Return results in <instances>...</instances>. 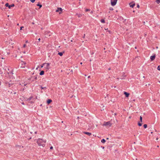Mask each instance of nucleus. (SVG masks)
Returning a JSON list of instances; mask_svg holds the SVG:
<instances>
[{
    "label": "nucleus",
    "instance_id": "43",
    "mask_svg": "<svg viewBox=\"0 0 160 160\" xmlns=\"http://www.w3.org/2000/svg\"><path fill=\"white\" fill-rule=\"evenodd\" d=\"M1 82L0 81V85H1Z\"/></svg>",
    "mask_w": 160,
    "mask_h": 160
},
{
    "label": "nucleus",
    "instance_id": "58",
    "mask_svg": "<svg viewBox=\"0 0 160 160\" xmlns=\"http://www.w3.org/2000/svg\"><path fill=\"white\" fill-rule=\"evenodd\" d=\"M159 83H160V81H159Z\"/></svg>",
    "mask_w": 160,
    "mask_h": 160
},
{
    "label": "nucleus",
    "instance_id": "17",
    "mask_svg": "<svg viewBox=\"0 0 160 160\" xmlns=\"http://www.w3.org/2000/svg\"><path fill=\"white\" fill-rule=\"evenodd\" d=\"M101 142L102 143H105V142H106V140L104 139H103L101 140Z\"/></svg>",
    "mask_w": 160,
    "mask_h": 160
},
{
    "label": "nucleus",
    "instance_id": "41",
    "mask_svg": "<svg viewBox=\"0 0 160 160\" xmlns=\"http://www.w3.org/2000/svg\"><path fill=\"white\" fill-rule=\"evenodd\" d=\"M85 36V34H84L83 38H84Z\"/></svg>",
    "mask_w": 160,
    "mask_h": 160
},
{
    "label": "nucleus",
    "instance_id": "37",
    "mask_svg": "<svg viewBox=\"0 0 160 160\" xmlns=\"http://www.w3.org/2000/svg\"><path fill=\"white\" fill-rule=\"evenodd\" d=\"M114 115H117V113H114Z\"/></svg>",
    "mask_w": 160,
    "mask_h": 160
},
{
    "label": "nucleus",
    "instance_id": "49",
    "mask_svg": "<svg viewBox=\"0 0 160 160\" xmlns=\"http://www.w3.org/2000/svg\"><path fill=\"white\" fill-rule=\"evenodd\" d=\"M16 93V92H14V94H15Z\"/></svg>",
    "mask_w": 160,
    "mask_h": 160
},
{
    "label": "nucleus",
    "instance_id": "21",
    "mask_svg": "<svg viewBox=\"0 0 160 160\" xmlns=\"http://www.w3.org/2000/svg\"><path fill=\"white\" fill-rule=\"evenodd\" d=\"M147 125L146 124H145L143 125V127H144V128H147Z\"/></svg>",
    "mask_w": 160,
    "mask_h": 160
},
{
    "label": "nucleus",
    "instance_id": "34",
    "mask_svg": "<svg viewBox=\"0 0 160 160\" xmlns=\"http://www.w3.org/2000/svg\"><path fill=\"white\" fill-rule=\"evenodd\" d=\"M137 7L138 8H139V5L138 4H137Z\"/></svg>",
    "mask_w": 160,
    "mask_h": 160
},
{
    "label": "nucleus",
    "instance_id": "12",
    "mask_svg": "<svg viewBox=\"0 0 160 160\" xmlns=\"http://www.w3.org/2000/svg\"><path fill=\"white\" fill-rule=\"evenodd\" d=\"M52 100L50 99H48L47 101V103L48 104H50L51 102H52Z\"/></svg>",
    "mask_w": 160,
    "mask_h": 160
},
{
    "label": "nucleus",
    "instance_id": "29",
    "mask_svg": "<svg viewBox=\"0 0 160 160\" xmlns=\"http://www.w3.org/2000/svg\"><path fill=\"white\" fill-rule=\"evenodd\" d=\"M49 66V63H47V66L48 67Z\"/></svg>",
    "mask_w": 160,
    "mask_h": 160
},
{
    "label": "nucleus",
    "instance_id": "24",
    "mask_svg": "<svg viewBox=\"0 0 160 160\" xmlns=\"http://www.w3.org/2000/svg\"><path fill=\"white\" fill-rule=\"evenodd\" d=\"M157 69L158 70L160 71V66H158V67Z\"/></svg>",
    "mask_w": 160,
    "mask_h": 160
},
{
    "label": "nucleus",
    "instance_id": "27",
    "mask_svg": "<svg viewBox=\"0 0 160 160\" xmlns=\"http://www.w3.org/2000/svg\"><path fill=\"white\" fill-rule=\"evenodd\" d=\"M35 0H30V1L33 3L35 1Z\"/></svg>",
    "mask_w": 160,
    "mask_h": 160
},
{
    "label": "nucleus",
    "instance_id": "42",
    "mask_svg": "<svg viewBox=\"0 0 160 160\" xmlns=\"http://www.w3.org/2000/svg\"><path fill=\"white\" fill-rule=\"evenodd\" d=\"M43 67V65H42V66H41V68H42Z\"/></svg>",
    "mask_w": 160,
    "mask_h": 160
},
{
    "label": "nucleus",
    "instance_id": "39",
    "mask_svg": "<svg viewBox=\"0 0 160 160\" xmlns=\"http://www.w3.org/2000/svg\"><path fill=\"white\" fill-rule=\"evenodd\" d=\"M90 76H88V78H90Z\"/></svg>",
    "mask_w": 160,
    "mask_h": 160
},
{
    "label": "nucleus",
    "instance_id": "20",
    "mask_svg": "<svg viewBox=\"0 0 160 160\" xmlns=\"http://www.w3.org/2000/svg\"><path fill=\"white\" fill-rule=\"evenodd\" d=\"M101 22H102V23H104L105 22V20L103 19H101Z\"/></svg>",
    "mask_w": 160,
    "mask_h": 160
},
{
    "label": "nucleus",
    "instance_id": "7",
    "mask_svg": "<svg viewBox=\"0 0 160 160\" xmlns=\"http://www.w3.org/2000/svg\"><path fill=\"white\" fill-rule=\"evenodd\" d=\"M124 94L125 95L126 97V98H128L129 97V93L126 92H124Z\"/></svg>",
    "mask_w": 160,
    "mask_h": 160
},
{
    "label": "nucleus",
    "instance_id": "36",
    "mask_svg": "<svg viewBox=\"0 0 160 160\" xmlns=\"http://www.w3.org/2000/svg\"><path fill=\"white\" fill-rule=\"evenodd\" d=\"M26 42V43H27V42H28V40L26 41V42Z\"/></svg>",
    "mask_w": 160,
    "mask_h": 160
},
{
    "label": "nucleus",
    "instance_id": "10",
    "mask_svg": "<svg viewBox=\"0 0 160 160\" xmlns=\"http://www.w3.org/2000/svg\"><path fill=\"white\" fill-rule=\"evenodd\" d=\"M83 133H84V134H85L87 135H88V136H90L92 134V133L90 132H84Z\"/></svg>",
    "mask_w": 160,
    "mask_h": 160
},
{
    "label": "nucleus",
    "instance_id": "5",
    "mask_svg": "<svg viewBox=\"0 0 160 160\" xmlns=\"http://www.w3.org/2000/svg\"><path fill=\"white\" fill-rule=\"evenodd\" d=\"M156 57V55L155 54H153V55L152 56L150 57V58L151 59V61H152L154 60Z\"/></svg>",
    "mask_w": 160,
    "mask_h": 160
},
{
    "label": "nucleus",
    "instance_id": "50",
    "mask_svg": "<svg viewBox=\"0 0 160 160\" xmlns=\"http://www.w3.org/2000/svg\"><path fill=\"white\" fill-rule=\"evenodd\" d=\"M104 148V147H102V148H103H103Z\"/></svg>",
    "mask_w": 160,
    "mask_h": 160
},
{
    "label": "nucleus",
    "instance_id": "6",
    "mask_svg": "<svg viewBox=\"0 0 160 160\" xmlns=\"http://www.w3.org/2000/svg\"><path fill=\"white\" fill-rule=\"evenodd\" d=\"M21 64L22 65V66H21V68H24L25 67V65L26 64V62H24V61H21Z\"/></svg>",
    "mask_w": 160,
    "mask_h": 160
},
{
    "label": "nucleus",
    "instance_id": "53",
    "mask_svg": "<svg viewBox=\"0 0 160 160\" xmlns=\"http://www.w3.org/2000/svg\"><path fill=\"white\" fill-rule=\"evenodd\" d=\"M135 49H137V47H135Z\"/></svg>",
    "mask_w": 160,
    "mask_h": 160
},
{
    "label": "nucleus",
    "instance_id": "31",
    "mask_svg": "<svg viewBox=\"0 0 160 160\" xmlns=\"http://www.w3.org/2000/svg\"><path fill=\"white\" fill-rule=\"evenodd\" d=\"M53 147H52V146H51V147H50V149H53Z\"/></svg>",
    "mask_w": 160,
    "mask_h": 160
},
{
    "label": "nucleus",
    "instance_id": "44",
    "mask_svg": "<svg viewBox=\"0 0 160 160\" xmlns=\"http://www.w3.org/2000/svg\"><path fill=\"white\" fill-rule=\"evenodd\" d=\"M158 138H156V140H158Z\"/></svg>",
    "mask_w": 160,
    "mask_h": 160
},
{
    "label": "nucleus",
    "instance_id": "28",
    "mask_svg": "<svg viewBox=\"0 0 160 160\" xmlns=\"http://www.w3.org/2000/svg\"><path fill=\"white\" fill-rule=\"evenodd\" d=\"M90 10L88 9H86L85 10V11L86 12H88V11H90Z\"/></svg>",
    "mask_w": 160,
    "mask_h": 160
},
{
    "label": "nucleus",
    "instance_id": "54",
    "mask_svg": "<svg viewBox=\"0 0 160 160\" xmlns=\"http://www.w3.org/2000/svg\"><path fill=\"white\" fill-rule=\"evenodd\" d=\"M31 138H29V139H30Z\"/></svg>",
    "mask_w": 160,
    "mask_h": 160
},
{
    "label": "nucleus",
    "instance_id": "13",
    "mask_svg": "<svg viewBox=\"0 0 160 160\" xmlns=\"http://www.w3.org/2000/svg\"><path fill=\"white\" fill-rule=\"evenodd\" d=\"M64 52H59L58 53V54L60 56H62L63 55V54Z\"/></svg>",
    "mask_w": 160,
    "mask_h": 160
},
{
    "label": "nucleus",
    "instance_id": "19",
    "mask_svg": "<svg viewBox=\"0 0 160 160\" xmlns=\"http://www.w3.org/2000/svg\"><path fill=\"white\" fill-rule=\"evenodd\" d=\"M156 2L158 4H159V3H160V0H156Z\"/></svg>",
    "mask_w": 160,
    "mask_h": 160
},
{
    "label": "nucleus",
    "instance_id": "35",
    "mask_svg": "<svg viewBox=\"0 0 160 160\" xmlns=\"http://www.w3.org/2000/svg\"><path fill=\"white\" fill-rule=\"evenodd\" d=\"M22 104H23V105L24 104V102H22Z\"/></svg>",
    "mask_w": 160,
    "mask_h": 160
},
{
    "label": "nucleus",
    "instance_id": "2",
    "mask_svg": "<svg viewBox=\"0 0 160 160\" xmlns=\"http://www.w3.org/2000/svg\"><path fill=\"white\" fill-rule=\"evenodd\" d=\"M112 124L110 122H104V123L103 124V126H109L110 127L111 126Z\"/></svg>",
    "mask_w": 160,
    "mask_h": 160
},
{
    "label": "nucleus",
    "instance_id": "57",
    "mask_svg": "<svg viewBox=\"0 0 160 160\" xmlns=\"http://www.w3.org/2000/svg\"><path fill=\"white\" fill-rule=\"evenodd\" d=\"M157 147H159V146H157Z\"/></svg>",
    "mask_w": 160,
    "mask_h": 160
},
{
    "label": "nucleus",
    "instance_id": "40",
    "mask_svg": "<svg viewBox=\"0 0 160 160\" xmlns=\"http://www.w3.org/2000/svg\"><path fill=\"white\" fill-rule=\"evenodd\" d=\"M108 32H109V33H110V31H108Z\"/></svg>",
    "mask_w": 160,
    "mask_h": 160
},
{
    "label": "nucleus",
    "instance_id": "8",
    "mask_svg": "<svg viewBox=\"0 0 160 160\" xmlns=\"http://www.w3.org/2000/svg\"><path fill=\"white\" fill-rule=\"evenodd\" d=\"M60 11L61 12H62V8H57V9L56 10V12H58Z\"/></svg>",
    "mask_w": 160,
    "mask_h": 160
},
{
    "label": "nucleus",
    "instance_id": "38",
    "mask_svg": "<svg viewBox=\"0 0 160 160\" xmlns=\"http://www.w3.org/2000/svg\"><path fill=\"white\" fill-rule=\"evenodd\" d=\"M35 134H36V133H37V132L36 131L35 132Z\"/></svg>",
    "mask_w": 160,
    "mask_h": 160
},
{
    "label": "nucleus",
    "instance_id": "32",
    "mask_svg": "<svg viewBox=\"0 0 160 160\" xmlns=\"http://www.w3.org/2000/svg\"><path fill=\"white\" fill-rule=\"evenodd\" d=\"M24 28L23 27H20V30H22V28Z\"/></svg>",
    "mask_w": 160,
    "mask_h": 160
},
{
    "label": "nucleus",
    "instance_id": "16",
    "mask_svg": "<svg viewBox=\"0 0 160 160\" xmlns=\"http://www.w3.org/2000/svg\"><path fill=\"white\" fill-rule=\"evenodd\" d=\"M141 121H140L138 123V125L139 126H141L142 125V124L141 123Z\"/></svg>",
    "mask_w": 160,
    "mask_h": 160
},
{
    "label": "nucleus",
    "instance_id": "25",
    "mask_svg": "<svg viewBox=\"0 0 160 160\" xmlns=\"http://www.w3.org/2000/svg\"><path fill=\"white\" fill-rule=\"evenodd\" d=\"M109 10L111 11L113 10V8L112 7H110L109 8Z\"/></svg>",
    "mask_w": 160,
    "mask_h": 160
},
{
    "label": "nucleus",
    "instance_id": "4",
    "mask_svg": "<svg viewBox=\"0 0 160 160\" xmlns=\"http://www.w3.org/2000/svg\"><path fill=\"white\" fill-rule=\"evenodd\" d=\"M5 5L6 7H8L10 9L12 7H14V4L13 3H12L11 5H9V4L7 3L5 4Z\"/></svg>",
    "mask_w": 160,
    "mask_h": 160
},
{
    "label": "nucleus",
    "instance_id": "47",
    "mask_svg": "<svg viewBox=\"0 0 160 160\" xmlns=\"http://www.w3.org/2000/svg\"><path fill=\"white\" fill-rule=\"evenodd\" d=\"M9 87H10V84H9Z\"/></svg>",
    "mask_w": 160,
    "mask_h": 160
},
{
    "label": "nucleus",
    "instance_id": "56",
    "mask_svg": "<svg viewBox=\"0 0 160 160\" xmlns=\"http://www.w3.org/2000/svg\"><path fill=\"white\" fill-rule=\"evenodd\" d=\"M17 25H19V24H17Z\"/></svg>",
    "mask_w": 160,
    "mask_h": 160
},
{
    "label": "nucleus",
    "instance_id": "55",
    "mask_svg": "<svg viewBox=\"0 0 160 160\" xmlns=\"http://www.w3.org/2000/svg\"><path fill=\"white\" fill-rule=\"evenodd\" d=\"M32 24H34V22H32Z\"/></svg>",
    "mask_w": 160,
    "mask_h": 160
},
{
    "label": "nucleus",
    "instance_id": "22",
    "mask_svg": "<svg viewBox=\"0 0 160 160\" xmlns=\"http://www.w3.org/2000/svg\"><path fill=\"white\" fill-rule=\"evenodd\" d=\"M40 87L41 88V89H46V87H42V86H40Z\"/></svg>",
    "mask_w": 160,
    "mask_h": 160
},
{
    "label": "nucleus",
    "instance_id": "51",
    "mask_svg": "<svg viewBox=\"0 0 160 160\" xmlns=\"http://www.w3.org/2000/svg\"><path fill=\"white\" fill-rule=\"evenodd\" d=\"M59 14H61V12H59Z\"/></svg>",
    "mask_w": 160,
    "mask_h": 160
},
{
    "label": "nucleus",
    "instance_id": "46",
    "mask_svg": "<svg viewBox=\"0 0 160 160\" xmlns=\"http://www.w3.org/2000/svg\"><path fill=\"white\" fill-rule=\"evenodd\" d=\"M111 70V68H108V70Z\"/></svg>",
    "mask_w": 160,
    "mask_h": 160
},
{
    "label": "nucleus",
    "instance_id": "9",
    "mask_svg": "<svg viewBox=\"0 0 160 160\" xmlns=\"http://www.w3.org/2000/svg\"><path fill=\"white\" fill-rule=\"evenodd\" d=\"M129 5L130 7L133 8L135 4L134 3H133L132 2L129 3Z\"/></svg>",
    "mask_w": 160,
    "mask_h": 160
},
{
    "label": "nucleus",
    "instance_id": "14",
    "mask_svg": "<svg viewBox=\"0 0 160 160\" xmlns=\"http://www.w3.org/2000/svg\"><path fill=\"white\" fill-rule=\"evenodd\" d=\"M32 78H33L32 80V81H34V80H37V75L34 76L33 77H32Z\"/></svg>",
    "mask_w": 160,
    "mask_h": 160
},
{
    "label": "nucleus",
    "instance_id": "30",
    "mask_svg": "<svg viewBox=\"0 0 160 160\" xmlns=\"http://www.w3.org/2000/svg\"><path fill=\"white\" fill-rule=\"evenodd\" d=\"M26 46V45L25 44H24L23 45V48H25Z\"/></svg>",
    "mask_w": 160,
    "mask_h": 160
},
{
    "label": "nucleus",
    "instance_id": "11",
    "mask_svg": "<svg viewBox=\"0 0 160 160\" xmlns=\"http://www.w3.org/2000/svg\"><path fill=\"white\" fill-rule=\"evenodd\" d=\"M44 71L42 70L39 73V74L40 75H42L44 74Z\"/></svg>",
    "mask_w": 160,
    "mask_h": 160
},
{
    "label": "nucleus",
    "instance_id": "18",
    "mask_svg": "<svg viewBox=\"0 0 160 160\" xmlns=\"http://www.w3.org/2000/svg\"><path fill=\"white\" fill-rule=\"evenodd\" d=\"M37 5V6H38L39 7V8H41L42 7V5L41 4H40L39 3H38Z\"/></svg>",
    "mask_w": 160,
    "mask_h": 160
},
{
    "label": "nucleus",
    "instance_id": "59",
    "mask_svg": "<svg viewBox=\"0 0 160 160\" xmlns=\"http://www.w3.org/2000/svg\"><path fill=\"white\" fill-rule=\"evenodd\" d=\"M81 0H79V1H81Z\"/></svg>",
    "mask_w": 160,
    "mask_h": 160
},
{
    "label": "nucleus",
    "instance_id": "1",
    "mask_svg": "<svg viewBox=\"0 0 160 160\" xmlns=\"http://www.w3.org/2000/svg\"><path fill=\"white\" fill-rule=\"evenodd\" d=\"M46 142V140H43L42 139L39 138L37 141V143L39 146H42L44 147Z\"/></svg>",
    "mask_w": 160,
    "mask_h": 160
},
{
    "label": "nucleus",
    "instance_id": "33",
    "mask_svg": "<svg viewBox=\"0 0 160 160\" xmlns=\"http://www.w3.org/2000/svg\"><path fill=\"white\" fill-rule=\"evenodd\" d=\"M40 38H39V39H38V42H39L40 41Z\"/></svg>",
    "mask_w": 160,
    "mask_h": 160
},
{
    "label": "nucleus",
    "instance_id": "23",
    "mask_svg": "<svg viewBox=\"0 0 160 160\" xmlns=\"http://www.w3.org/2000/svg\"><path fill=\"white\" fill-rule=\"evenodd\" d=\"M140 121H141V122H142V117L141 116H140Z\"/></svg>",
    "mask_w": 160,
    "mask_h": 160
},
{
    "label": "nucleus",
    "instance_id": "45",
    "mask_svg": "<svg viewBox=\"0 0 160 160\" xmlns=\"http://www.w3.org/2000/svg\"><path fill=\"white\" fill-rule=\"evenodd\" d=\"M82 62H81L80 63V64H82Z\"/></svg>",
    "mask_w": 160,
    "mask_h": 160
},
{
    "label": "nucleus",
    "instance_id": "26",
    "mask_svg": "<svg viewBox=\"0 0 160 160\" xmlns=\"http://www.w3.org/2000/svg\"><path fill=\"white\" fill-rule=\"evenodd\" d=\"M32 97H29L28 98V100H31V99H32Z\"/></svg>",
    "mask_w": 160,
    "mask_h": 160
},
{
    "label": "nucleus",
    "instance_id": "48",
    "mask_svg": "<svg viewBox=\"0 0 160 160\" xmlns=\"http://www.w3.org/2000/svg\"><path fill=\"white\" fill-rule=\"evenodd\" d=\"M109 139V138H107V139Z\"/></svg>",
    "mask_w": 160,
    "mask_h": 160
},
{
    "label": "nucleus",
    "instance_id": "3",
    "mask_svg": "<svg viewBox=\"0 0 160 160\" xmlns=\"http://www.w3.org/2000/svg\"><path fill=\"white\" fill-rule=\"evenodd\" d=\"M118 0H111V5L112 6H115Z\"/></svg>",
    "mask_w": 160,
    "mask_h": 160
},
{
    "label": "nucleus",
    "instance_id": "52",
    "mask_svg": "<svg viewBox=\"0 0 160 160\" xmlns=\"http://www.w3.org/2000/svg\"><path fill=\"white\" fill-rule=\"evenodd\" d=\"M41 29L42 30V29H43L42 28H41Z\"/></svg>",
    "mask_w": 160,
    "mask_h": 160
},
{
    "label": "nucleus",
    "instance_id": "15",
    "mask_svg": "<svg viewBox=\"0 0 160 160\" xmlns=\"http://www.w3.org/2000/svg\"><path fill=\"white\" fill-rule=\"evenodd\" d=\"M76 15L77 16L78 18H80L82 16V15L80 14L77 13Z\"/></svg>",
    "mask_w": 160,
    "mask_h": 160
}]
</instances>
